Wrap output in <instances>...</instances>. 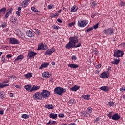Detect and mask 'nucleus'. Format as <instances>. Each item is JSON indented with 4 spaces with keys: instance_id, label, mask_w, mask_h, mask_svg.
I'll return each instance as SVG.
<instances>
[{
    "instance_id": "obj_7",
    "label": "nucleus",
    "mask_w": 125,
    "mask_h": 125,
    "mask_svg": "<svg viewBox=\"0 0 125 125\" xmlns=\"http://www.w3.org/2000/svg\"><path fill=\"white\" fill-rule=\"evenodd\" d=\"M33 98L35 100H42V93H40V92H36L33 95Z\"/></svg>"
},
{
    "instance_id": "obj_46",
    "label": "nucleus",
    "mask_w": 125,
    "mask_h": 125,
    "mask_svg": "<svg viewBox=\"0 0 125 125\" xmlns=\"http://www.w3.org/2000/svg\"><path fill=\"white\" fill-rule=\"evenodd\" d=\"M93 30V27H89L85 30V33H88V32H90V31H92Z\"/></svg>"
},
{
    "instance_id": "obj_30",
    "label": "nucleus",
    "mask_w": 125,
    "mask_h": 125,
    "mask_svg": "<svg viewBox=\"0 0 125 125\" xmlns=\"http://www.w3.org/2000/svg\"><path fill=\"white\" fill-rule=\"evenodd\" d=\"M10 21L12 23H13V24H15L17 21V18L15 17H11Z\"/></svg>"
},
{
    "instance_id": "obj_21",
    "label": "nucleus",
    "mask_w": 125,
    "mask_h": 125,
    "mask_svg": "<svg viewBox=\"0 0 125 125\" xmlns=\"http://www.w3.org/2000/svg\"><path fill=\"white\" fill-rule=\"evenodd\" d=\"M80 86H78L77 85H75L73 87L70 88V90H71L72 91H77V90H79L80 89Z\"/></svg>"
},
{
    "instance_id": "obj_26",
    "label": "nucleus",
    "mask_w": 125,
    "mask_h": 125,
    "mask_svg": "<svg viewBox=\"0 0 125 125\" xmlns=\"http://www.w3.org/2000/svg\"><path fill=\"white\" fill-rule=\"evenodd\" d=\"M82 98L85 100H89L90 99V95H83Z\"/></svg>"
},
{
    "instance_id": "obj_54",
    "label": "nucleus",
    "mask_w": 125,
    "mask_h": 125,
    "mask_svg": "<svg viewBox=\"0 0 125 125\" xmlns=\"http://www.w3.org/2000/svg\"><path fill=\"white\" fill-rule=\"evenodd\" d=\"M16 14H17L18 16H20L21 15V11H17L16 12Z\"/></svg>"
},
{
    "instance_id": "obj_13",
    "label": "nucleus",
    "mask_w": 125,
    "mask_h": 125,
    "mask_svg": "<svg viewBox=\"0 0 125 125\" xmlns=\"http://www.w3.org/2000/svg\"><path fill=\"white\" fill-rule=\"evenodd\" d=\"M120 119H121V115H119L118 113L114 114L111 118V120L113 121H119Z\"/></svg>"
},
{
    "instance_id": "obj_14",
    "label": "nucleus",
    "mask_w": 125,
    "mask_h": 125,
    "mask_svg": "<svg viewBox=\"0 0 125 125\" xmlns=\"http://www.w3.org/2000/svg\"><path fill=\"white\" fill-rule=\"evenodd\" d=\"M110 74L109 73H106L105 72H103L100 76V78L102 79H108L109 78Z\"/></svg>"
},
{
    "instance_id": "obj_49",
    "label": "nucleus",
    "mask_w": 125,
    "mask_h": 125,
    "mask_svg": "<svg viewBox=\"0 0 125 125\" xmlns=\"http://www.w3.org/2000/svg\"><path fill=\"white\" fill-rule=\"evenodd\" d=\"M98 25H99V23H97L95 25H93V29H95V30H96V29H98Z\"/></svg>"
},
{
    "instance_id": "obj_1",
    "label": "nucleus",
    "mask_w": 125,
    "mask_h": 125,
    "mask_svg": "<svg viewBox=\"0 0 125 125\" xmlns=\"http://www.w3.org/2000/svg\"><path fill=\"white\" fill-rule=\"evenodd\" d=\"M66 89L63 88V87H57L54 90V92L55 94H58V95H62V93L65 92Z\"/></svg>"
},
{
    "instance_id": "obj_48",
    "label": "nucleus",
    "mask_w": 125,
    "mask_h": 125,
    "mask_svg": "<svg viewBox=\"0 0 125 125\" xmlns=\"http://www.w3.org/2000/svg\"><path fill=\"white\" fill-rule=\"evenodd\" d=\"M9 14H8V13H6L4 16L3 18H4V19H7V18H8V16H9Z\"/></svg>"
},
{
    "instance_id": "obj_50",
    "label": "nucleus",
    "mask_w": 125,
    "mask_h": 125,
    "mask_svg": "<svg viewBox=\"0 0 125 125\" xmlns=\"http://www.w3.org/2000/svg\"><path fill=\"white\" fill-rule=\"evenodd\" d=\"M108 105H109V106H113L115 104H114V102H109L108 103Z\"/></svg>"
},
{
    "instance_id": "obj_16",
    "label": "nucleus",
    "mask_w": 125,
    "mask_h": 125,
    "mask_svg": "<svg viewBox=\"0 0 125 125\" xmlns=\"http://www.w3.org/2000/svg\"><path fill=\"white\" fill-rule=\"evenodd\" d=\"M41 88V86L39 85H34L31 88V90L29 91V92H33L34 91L38 90Z\"/></svg>"
},
{
    "instance_id": "obj_9",
    "label": "nucleus",
    "mask_w": 125,
    "mask_h": 125,
    "mask_svg": "<svg viewBox=\"0 0 125 125\" xmlns=\"http://www.w3.org/2000/svg\"><path fill=\"white\" fill-rule=\"evenodd\" d=\"M69 41L71 42L72 43H74V44H76V43H78V42H79V37H78V36L70 37Z\"/></svg>"
},
{
    "instance_id": "obj_63",
    "label": "nucleus",
    "mask_w": 125,
    "mask_h": 125,
    "mask_svg": "<svg viewBox=\"0 0 125 125\" xmlns=\"http://www.w3.org/2000/svg\"><path fill=\"white\" fill-rule=\"evenodd\" d=\"M3 114H4L3 110L1 108H0V115H3Z\"/></svg>"
},
{
    "instance_id": "obj_37",
    "label": "nucleus",
    "mask_w": 125,
    "mask_h": 125,
    "mask_svg": "<svg viewBox=\"0 0 125 125\" xmlns=\"http://www.w3.org/2000/svg\"><path fill=\"white\" fill-rule=\"evenodd\" d=\"M21 118L22 119H29L30 118V115H28V114H23L21 116Z\"/></svg>"
},
{
    "instance_id": "obj_5",
    "label": "nucleus",
    "mask_w": 125,
    "mask_h": 125,
    "mask_svg": "<svg viewBox=\"0 0 125 125\" xmlns=\"http://www.w3.org/2000/svg\"><path fill=\"white\" fill-rule=\"evenodd\" d=\"M77 25L79 28H84L87 25V21L84 20H80L78 21Z\"/></svg>"
},
{
    "instance_id": "obj_25",
    "label": "nucleus",
    "mask_w": 125,
    "mask_h": 125,
    "mask_svg": "<svg viewBox=\"0 0 125 125\" xmlns=\"http://www.w3.org/2000/svg\"><path fill=\"white\" fill-rule=\"evenodd\" d=\"M44 45H43V43H41L38 45V47L37 50H44Z\"/></svg>"
},
{
    "instance_id": "obj_58",
    "label": "nucleus",
    "mask_w": 125,
    "mask_h": 125,
    "mask_svg": "<svg viewBox=\"0 0 125 125\" xmlns=\"http://www.w3.org/2000/svg\"><path fill=\"white\" fill-rule=\"evenodd\" d=\"M75 25V22H72L71 23H70L69 24H68V26L69 27H72V26H74Z\"/></svg>"
},
{
    "instance_id": "obj_64",
    "label": "nucleus",
    "mask_w": 125,
    "mask_h": 125,
    "mask_svg": "<svg viewBox=\"0 0 125 125\" xmlns=\"http://www.w3.org/2000/svg\"><path fill=\"white\" fill-rule=\"evenodd\" d=\"M81 45H82V44L80 43H78L77 45L75 46L74 47H75V48H77L78 47H80Z\"/></svg>"
},
{
    "instance_id": "obj_36",
    "label": "nucleus",
    "mask_w": 125,
    "mask_h": 125,
    "mask_svg": "<svg viewBox=\"0 0 125 125\" xmlns=\"http://www.w3.org/2000/svg\"><path fill=\"white\" fill-rule=\"evenodd\" d=\"M31 9L33 12H39L41 13L40 11L38 10V9L35 8V7H31Z\"/></svg>"
},
{
    "instance_id": "obj_39",
    "label": "nucleus",
    "mask_w": 125,
    "mask_h": 125,
    "mask_svg": "<svg viewBox=\"0 0 125 125\" xmlns=\"http://www.w3.org/2000/svg\"><path fill=\"white\" fill-rule=\"evenodd\" d=\"M0 27H1V28H6L7 27V24L6 22H4L1 23V24L0 25Z\"/></svg>"
},
{
    "instance_id": "obj_51",
    "label": "nucleus",
    "mask_w": 125,
    "mask_h": 125,
    "mask_svg": "<svg viewBox=\"0 0 125 125\" xmlns=\"http://www.w3.org/2000/svg\"><path fill=\"white\" fill-rule=\"evenodd\" d=\"M87 111H88V113H90V114H91V112H92V108L88 107Z\"/></svg>"
},
{
    "instance_id": "obj_10",
    "label": "nucleus",
    "mask_w": 125,
    "mask_h": 125,
    "mask_svg": "<svg viewBox=\"0 0 125 125\" xmlns=\"http://www.w3.org/2000/svg\"><path fill=\"white\" fill-rule=\"evenodd\" d=\"M55 52V48L52 47L51 48L48 49L44 53L45 55H51L52 53Z\"/></svg>"
},
{
    "instance_id": "obj_8",
    "label": "nucleus",
    "mask_w": 125,
    "mask_h": 125,
    "mask_svg": "<svg viewBox=\"0 0 125 125\" xmlns=\"http://www.w3.org/2000/svg\"><path fill=\"white\" fill-rule=\"evenodd\" d=\"M41 93L42 98H47L50 95V92L47 91V90H43Z\"/></svg>"
},
{
    "instance_id": "obj_52",
    "label": "nucleus",
    "mask_w": 125,
    "mask_h": 125,
    "mask_svg": "<svg viewBox=\"0 0 125 125\" xmlns=\"http://www.w3.org/2000/svg\"><path fill=\"white\" fill-rule=\"evenodd\" d=\"M97 15V14L96 13H94L91 14V18H94L95 16Z\"/></svg>"
},
{
    "instance_id": "obj_6",
    "label": "nucleus",
    "mask_w": 125,
    "mask_h": 125,
    "mask_svg": "<svg viewBox=\"0 0 125 125\" xmlns=\"http://www.w3.org/2000/svg\"><path fill=\"white\" fill-rule=\"evenodd\" d=\"M37 55V53L32 51L29 50L28 52V55L26 57L27 60H30L31 58H35V56Z\"/></svg>"
},
{
    "instance_id": "obj_2",
    "label": "nucleus",
    "mask_w": 125,
    "mask_h": 125,
    "mask_svg": "<svg viewBox=\"0 0 125 125\" xmlns=\"http://www.w3.org/2000/svg\"><path fill=\"white\" fill-rule=\"evenodd\" d=\"M115 29L114 28L110 27L109 28L105 29L103 31L104 34L106 36H112L115 34Z\"/></svg>"
},
{
    "instance_id": "obj_15",
    "label": "nucleus",
    "mask_w": 125,
    "mask_h": 125,
    "mask_svg": "<svg viewBox=\"0 0 125 125\" xmlns=\"http://www.w3.org/2000/svg\"><path fill=\"white\" fill-rule=\"evenodd\" d=\"M17 35L18 37H19L21 39V40H24V39H25V35L21 30L18 31Z\"/></svg>"
},
{
    "instance_id": "obj_11",
    "label": "nucleus",
    "mask_w": 125,
    "mask_h": 125,
    "mask_svg": "<svg viewBox=\"0 0 125 125\" xmlns=\"http://www.w3.org/2000/svg\"><path fill=\"white\" fill-rule=\"evenodd\" d=\"M29 1H30V0H24L20 4V6H21L22 8H25V7H27V6H28Z\"/></svg>"
},
{
    "instance_id": "obj_17",
    "label": "nucleus",
    "mask_w": 125,
    "mask_h": 125,
    "mask_svg": "<svg viewBox=\"0 0 125 125\" xmlns=\"http://www.w3.org/2000/svg\"><path fill=\"white\" fill-rule=\"evenodd\" d=\"M26 35L29 38H33V37L35 36L34 33H33V32H32L31 30H27L26 32Z\"/></svg>"
},
{
    "instance_id": "obj_35",
    "label": "nucleus",
    "mask_w": 125,
    "mask_h": 125,
    "mask_svg": "<svg viewBox=\"0 0 125 125\" xmlns=\"http://www.w3.org/2000/svg\"><path fill=\"white\" fill-rule=\"evenodd\" d=\"M56 124V121H52V120H49V122L46 123V125H55Z\"/></svg>"
},
{
    "instance_id": "obj_31",
    "label": "nucleus",
    "mask_w": 125,
    "mask_h": 125,
    "mask_svg": "<svg viewBox=\"0 0 125 125\" xmlns=\"http://www.w3.org/2000/svg\"><path fill=\"white\" fill-rule=\"evenodd\" d=\"M24 77L27 79V80H28V79H31V78L33 77V74L31 73H28L25 74Z\"/></svg>"
},
{
    "instance_id": "obj_47",
    "label": "nucleus",
    "mask_w": 125,
    "mask_h": 125,
    "mask_svg": "<svg viewBox=\"0 0 125 125\" xmlns=\"http://www.w3.org/2000/svg\"><path fill=\"white\" fill-rule=\"evenodd\" d=\"M59 118H61L63 119V118H64V117H65V115H64V113H60L59 114Z\"/></svg>"
},
{
    "instance_id": "obj_40",
    "label": "nucleus",
    "mask_w": 125,
    "mask_h": 125,
    "mask_svg": "<svg viewBox=\"0 0 125 125\" xmlns=\"http://www.w3.org/2000/svg\"><path fill=\"white\" fill-rule=\"evenodd\" d=\"M5 11H6V7L2 8L1 9H0V13H3L4 14V13H5Z\"/></svg>"
},
{
    "instance_id": "obj_18",
    "label": "nucleus",
    "mask_w": 125,
    "mask_h": 125,
    "mask_svg": "<svg viewBox=\"0 0 125 125\" xmlns=\"http://www.w3.org/2000/svg\"><path fill=\"white\" fill-rule=\"evenodd\" d=\"M48 65H49V63L48 62L42 63L41 66L39 67V70H42L43 68H47Z\"/></svg>"
},
{
    "instance_id": "obj_44",
    "label": "nucleus",
    "mask_w": 125,
    "mask_h": 125,
    "mask_svg": "<svg viewBox=\"0 0 125 125\" xmlns=\"http://www.w3.org/2000/svg\"><path fill=\"white\" fill-rule=\"evenodd\" d=\"M52 28H53V29H54L55 30H58L59 29H60V26H57L55 24L53 25Z\"/></svg>"
},
{
    "instance_id": "obj_42",
    "label": "nucleus",
    "mask_w": 125,
    "mask_h": 125,
    "mask_svg": "<svg viewBox=\"0 0 125 125\" xmlns=\"http://www.w3.org/2000/svg\"><path fill=\"white\" fill-rule=\"evenodd\" d=\"M97 4V2L96 1H93L91 3V5L93 7V8H94L95 7V5Z\"/></svg>"
},
{
    "instance_id": "obj_59",
    "label": "nucleus",
    "mask_w": 125,
    "mask_h": 125,
    "mask_svg": "<svg viewBox=\"0 0 125 125\" xmlns=\"http://www.w3.org/2000/svg\"><path fill=\"white\" fill-rule=\"evenodd\" d=\"M101 66H102L101 64H100V63L98 65H97L96 66V69H100L101 68Z\"/></svg>"
},
{
    "instance_id": "obj_20",
    "label": "nucleus",
    "mask_w": 125,
    "mask_h": 125,
    "mask_svg": "<svg viewBox=\"0 0 125 125\" xmlns=\"http://www.w3.org/2000/svg\"><path fill=\"white\" fill-rule=\"evenodd\" d=\"M100 89L101 90L107 92V91H109L110 88L108 86H103L100 87Z\"/></svg>"
},
{
    "instance_id": "obj_23",
    "label": "nucleus",
    "mask_w": 125,
    "mask_h": 125,
    "mask_svg": "<svg viewBox=\"0 0 125 125\" xmlns=\"http://www.w3.org/2000/svg\"><path fill=\"white\" fill-rule=\"evenodd\" d=\"M23 58H24V56L23 55H20L14 60V62H17V61H19V60H22Z\"/></svg>"
},
{
    "instance_id": "obj_61",
    "label": "nucleus",
    "mask_w": 125,
    "mask_h": 125,
    "mask_svg": "<svg viewBox=\"0 0 125 125\" xmlns=\"http://www.w3.org/2000/svg\"><path fill=\"white\" fill-rule=\"evenodd\" d=\"M95 123H97V122H99V117H97L96 119L94 120Z\"/></svg>"
},
{
    "instance_id": "obj_19",
    "label": "nucleus",
    "mask_w": 125,
    "mask_h": 125,
    "mask_svg": "<svg viewBox=\"0 0 125 125\" xmlns=\"http://www.w3.org/2000/svg\"><path fill=\"white\" fill-rule=\"evenodd\" d=\"M68 67L70 68H73V69H77L79 68L80 66L79 64H75V63H70L68 65Z\"/></svg>"
},
{
    "instance_id": "obj_28",
    "label": "nucleus",
    "mask_w": 125,
    "mask_h": 125,
    "mask_svg": "<svg viewBox=\"0 0 125 125\" xmlns=\"http://www.w3.org/2000/svg\"><path fill=\"white\" fill-rule=\"evenodd\" d=\"M24 88L27 90V91H30L31 89H32V85L30 84H27L24 86Z\"/></svg>"
},
{
    "instance_id": "obj_29",
    "label": "nucleus",
    "mask_w": 125,
    "mask_h": 125,
    "mask_svg": "<svg viewBox=\"0 0 125 125\" xmlns=\"http://www.w3.org/2000/svg\"><path fill=\"white\" fill-rule=\"evenodd\" d=\"M111 64H115L118 65L120 63V59H114V61L111 62Z\"/></svg>"
},
{
    "instance_id": "obj_43",
    "label": "nucleus",
    "mask_w": 125,
    "mask_h": 125,
    "mask_svg": "<svg viewBox=\"0 0 125 125\" xmlns=\"http://www.w3.org/2000/svg\"><path fill=\"white\" fill-rule=\"evenodd\" d=\"M34 30L35 31V34H37V35H38V36H40V35H41V30L36 29Z\"/></svg>"
},
{
    "instance_id": "obj_34",
    "label": "nucleus",
    "mask_w": 125,
    "mask_h": 125,
    "mask_svg": "<svg viewBox=\"0 0 125 125\" xmlns=\"http://www.w3.org/2000/svg\"><path fill=\"white\" fill-rule=\"evenodd\" d=\"M5 95V93L4 92L2 91L0 92V98L1 99H4Z\"/></svg>"
},
{
    "instance_id": "obj_41",
    "label": "nucleus",
    "mask_w": 125,
    "mask_h": 125,
    "mask_svg": "<svg viewBox=\"0 0 125 125\" xmlns=\"http://www.w3.org/2000/svg\"><path fill=\"white\" fill-rule=\"evenodd\" d=\"M113 112L110 111L109 112L108 114L107 115V117H108L109 119H112V117H113Z\"/></svg>"
},
{
    "instance_id": "obj_62",
    "label": "nucleus",
    "mask_w": 125,
    "mask_h": 125,
    "mask_svg": "<svg viewBox=\"0 0 125 125\" xmlns=\"http://www.w3.org/2000/svg\"><path fill=\"white\" fill-rule=\"evenodd\" d=\"M121 6H125V2L124 1H122L120 3Z\"/></svg>"
},
{
    "instance_id": "obj_45",
    "label": "nucleus",
    "mask_w": 125,
    "mask_h": 125,
    "mask_svg": "<svg viewBox=\"0 0 125 125\" xmlns=\"http://www.w3.org/2000/svg\"><path fill=\"white\" fill-rule=\"evenodd\" d=\"M12 10H13V8H9L8 9V12H7V13H8L9 14L12 13Z\"/></svg>"
},
{
    "instance_id": "obj_53",
    "label": "nucleus",
    "mask_w": 125,
    "mask_h": 125,
    "mask_svg": "<svg viewBox=\"0 0 125 125\" xmlns=\"http://www.w3.org/2000/svg\"><path fill=\"white\" fill-rule=\"evenodd\" d=\"M73 103H74V101L72 99L68 101V104L69 105H73Z\"/></svg>"
},
{
    "instance_id": "obj_4",
    "label": "nucleus",
    "mask_w": 125,
    "mask_h": 125,
    "mask_svg": "<svg viewBox=\"0 0 125 125\" xmlns=\"http://www.w3.org/2000/svg\"><path fill=\"white\" fill-rule=\"evenodd\" d=\"M125 55L123 51L121 50H114L113 56L114 57H117L119 58V57H122L123 55Z\"/></svg>"
},
{
    "instance_id": "obj_60",
    "label": "nucleus",
    "mask_w": 125,
    "mask_h": 125,
    "mask_svg": "<svg viewBox=\"0 0 125 125\" xmlns=\"http://www.w3.org/2000/svg\"><path fill=\"white\" fill-rule=\"evenodd\" d=\"M72 60H77V56L73 55L72 56Z\"/></svg>"
},
{
    "instance_id": "obj_32",
    "label": "nucleus",
    "mask_w": 125,
    "mask_h": 125,
    "mask_svg": "<svg viewBox=\"0 0 125 125\" xmlns=\"http://www.w3.org/2000/svg\"><path fill=\"white\" fill-rule=\"evenodd\" d=\"M59 15L58 13H52L51 16H50V18H57L58 16Z\"/></svg>"
},
{
    "instance_id": "obj_55",
    "label": "nucleus",
    "mask_w": 125,
    "mask_h": 125,
    "mask_svg": "<svg viewBox=\"0 0 125 125\" xmlns=\"http://www.w3.org/2000/svg\"><path fill=\"white\" fill-rule=\"evenodd\" d=\"M120 91H122V92H124V91H125V86L122 87L120 88Z\"/></svg>"
},
{
    "instance_id": "obj_56",
    "label": "nucleus",
    "mask_w": 125,
    "mask_h": 125,
    "mask_svg": "<svg viewBox=\"0 0 125 125\" xmlns=\"http://www.w3.org/2000/svg\"><path fill=\"white\" fill-rule=\"evenodd\" d=\"M53 7V4H50L48 5L47 8L48 9H52V8Z\"/></svg>"
},
{
    "instance_id": "obj_24",
    "label": "nucleus",
    "mask_w": 125,
    "mask_h": 125,
    "mask_svg": "<svg viewBox=\"0 0 125 125\" xmlns=\"http://www.w3.org/2000/svg\"><path fill=\"white\" fill-rule=\"evenodd\" d=\"M49 118H50V119H53V120H55V119H57V114L50 113Z\"/></svg>"
},
{
    "instance_id": "obj_22",
    "label": "nucleus",
    "mask_w": 125,
    "mask_h": 125,
    "mask_svg": "<svg viewBox=\"0 0 125 125\" xmlns=\"http://www.w3.org/2000/svg\"><path fill=\"white\" fill-rule=\"evenodd\" d=\"M43 78H45L46 79H48L50 77V74L49 72H45L42 73Z\"/></svg>"
},
{
    "instance_id": "obj_12",
    "label": "nucleus",
    "mask_w": 125,
    "mask_h": 125,
    "mask_svg": "<svg viewBox=\"0 0 125 125\" xmlns=\"http://www.w3.org/2000/svg\"><path fill=\"white\" fill-rule=\"evenodd\" d=\"M76 46V44L75 43H72L70 41H69V42L66 44L65 48L67 49H70V48H74Z\"/></svg>"
},
{
    "instance_id": "obj_3",
    "label": "nucleus",
    "mask_w": 125,
    "mask_h": 125,
    "mask_svg": "<svg viewBox=\"0 0 125 125\" xmlns=\"http://www.w3.org/2000/svg\"><path fill=\"white\" fill-rule=\"evenodd\" d=\"M7 41L9 42L10 44H19L20 43V41L14 37L9 38L7 39Z\"/></svg>"
},
{
    "instance_id": "obj_38",
    "label": "nucleus",
    "mask_w": 125,
    "mask_h": 125,
    "mask_svg": "<svg viewBox=\"0 0 125 125\" xmlns=\"http://www.w3.org/2000/svg\"><path fill=\"white\" fill-rule=\"evenodd\" d=\"M87 115H89V114H88L86 112L84 111V112H81V116H83V117H86V118H87V117H88Z\"/></svg>"
},
{
    "instance_id": "obj_27",
    "label": "nucleus",
    "mask_w": 125,
    "mask_h": 125,
    "mask_svg": "<svg viewBox=\"0 0 125 125\" xmlns=\"http://www.w3.org/2000/svg\"><path fill=\"white\" fill-rule=\"evenodd\" d=\"M78 11V6L77 5H74L71 7V12H76Z\"/></svg>"
},
{
    "instance_id": "obj_57",
    "label": "nucleus",
    "mask_w": 125,
    "mask_h": 125,
    "mask_svg": "<svg viewBox=\"0 0 125 125\" xmlns=\"http://www.w3.org/2000/svg\"><path fill=\"white\" fill-rule=\"evenodd\" d=\"M8 79H16V76H9L8 77Z\"/></svg>"
},
{
    "instance_id": "obj_33",
    "label": "nucleus",
    "mask_w": 125,
    "mask_h": 125,
    "mask_svg": "<svg viewBox=\"0 0 125 125\" xmlns=\"http://www.w3.org/2000/svg\"><path fill=\"white\" fill-rule=\"evenodd\" d=\"M45 108H47V109H54V106L52 105V104H46L45 106Z\"/></svg>"
}]
</instances>
